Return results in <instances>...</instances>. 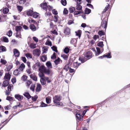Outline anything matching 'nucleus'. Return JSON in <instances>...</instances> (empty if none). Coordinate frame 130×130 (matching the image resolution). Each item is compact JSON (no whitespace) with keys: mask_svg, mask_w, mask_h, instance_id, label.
<instances>
[{"mask_svg":"<svg viewBox=\"0 0 130 130\" xmlns=\"http://www.w3.org/2000/svg\"><path fill=\"white\" fill-rule=\"evenodd\" d=\"M53 101L54 104L60 106L63 105V104L61 102H60V100L61 99V97L59 95H55L53 98Z\"/></svg>","mask_w":130,"mask_h":130,"instance_id":"1","label":"nucleus"},{"mask_svg":"<svg viewBox=\"0 0 130 130\" xmlns=\"http://www.w3.org/2000/svg\"><path fill=\"white\" fill-rule=\"evenodd\" d=\"M41 51L38 49L34 50L33 51V54L38 57H39Z\"/></svg>","mask_w":130,"mask_h":130,"instance_id":"2","label":"nucleus"},{"mask_svg":"<svg viewBox=\"0 0 130 130\" xmlns=\"http://www.w3.org/2000/svg\"><path fill=\"white\" fill-rule=\"evenodd\" d=\"M81 2H76V6L75 7L76 9L79 11H81L82 10V6L80 5Z\"/></svg>","mask_w":130,"mask_h":130,"instance_id":"3","label":"nucleus"},{"mask_svg":"<svg viewBox=\"0 0 130 130\" xmlns=\"http://www.w3.org/2000/svg\"><path fill=\"white\" fill-rule=\"evenodd\" d=\"M102 20L101 22V27L106 29L107 27V22L105 19V20Z\"/></svg>","mask_w":130,"mask_h":130,"instance_id":"4","label":"nucleus"},{"mask_svg":"<svg viewBox=\"0 0 130 130\" xmlns=\"http://www.w3.org/2000/svg\"><path fill=\"white\" fill-rule=\"evenodd\" d=\"M92 52L88 51L85 54V56L89 59L92 57Z\"/></svg>","mask_w":130,"mask_h":130,"instance_id":"5","label":"nucleus"},{"mask_svg":"<svg viewBox=\"0 0 130 130\" xmlns=\"http://www.w3.org/2000/svg\"><path fill=\"white\" fill-rule=\"evenodd\" d=\"M15 98L18 100L19 101H21L23 98V96L22 95L19 94H15L14 96Z\"/></svg>","mask_w":130,"mask_h":130,"instance_id":"6","label":"nucleus"},{"mask_svg":"<svg viewBox=\"0 0 130 130\" xmlns=\"http://www.w3.org/2000/svg\"><path fill=\"white\" fill-rule=\"evenodd\" d=\"M11 77V75L9 73H6L5 75L4 78V80L7 79V80H9Z\"/></svg>","mask_w":130,"mask_h":130,"instance_id":"7","label":"nucleus"},{"mask_svg":"<svg viewBox=\"0 0 130 130\" xmlns=\"http://www.w3.org/2000/svg\"><path fill=\"white\" fill-rule=\"evenodd\" d=\"M42 8L44 10H45L46 11L47 10L48 6L47 5V3H44L41 5Z\"/></svg>","mask_w":130,"mask_h":130,"instance_id":"8","label":"nucleus"},{"mask_svg":"<svg viewBox=\"0 0 130 130\" xmlns=\"http://www.w3.org/2000/svg\"><path fill=\"white\" fill-rule=\"evenodd\" d=\"M96 49L97 50V52L95 51V56H98L101 53L103 52V51H101L100 48L98 47H96Z\"/></svg>","mask_w":130,"mask_h":130,"instance_id":"9","label":"nucleus"},{"mask_svg":"<svg viewBox=\"0 0 130 130\" xmlns=\"http://www.w3.org/2000/svg\"><path fill=\"white\" fill-rule=\"evenodd\" d=\"M13 54L15 57H18L20 55V52L16 49H14L13 50Z\"/></svg>","mask_w":130,"mask_h":130,"instance_id":"10","label":"nucleus"},{"mask_svg":"<svg viewBox=\"0 0 130 130\" xmlns=\"http://www.w3.org/2000/svg\"><path fill=\"white\" fill-rule=\"evenodd\" d=\"M70 29L68 27L65 28L64 32L66 35H69L70 33Z\"/></svg>","mask_w":130,"mask_h":130,"instance_id":"11","label":"nucleus"},{"mask_svg":"<svg viewBox=\"0 0 130 130\" xmlns=\"http://www.w3.org/2000/svg\"><path fill=\"white\" fill-rule=\"evenodd\" d=\"M40 63L39 62H37L33 66L32 68L36 70L40 67Z\"/></svg>","mask_w":130,"mask_h":130,"instance_id":"12","label":"nucleus"},{"mask_svg":"<svg viewBox=\"0 0 130 130\" xmlns=\"http://www.w3.org/2000/svg\"><path fill=\"white\" fill-rule=\"evenodd\" d=\"M46 67L42 65L40 66L39 68V71L40 72H43Z\"/></svg>","mask_w":130,"mask_h":130,"instance_id":"13","label":"nucleus"},{"mask_svg":"<svg viewBox=\"0 0 130 130\" xmlns=\"http://www.w3.org/2000/svg\"><path fill=\"white\" fill-rule=\"evenodd\" d=\"M29 27L30 29L32 31H35L36 30V27L35 25L34 24L30 25Z\"/></svg>","mask_w":130,"mask_h":130,"instance_id":"14","label":"nucleus"},{"mask_svg":"<svg viewBox=\"0 0 130 130\" xmlns=\"http://www.w3.org/2000/svg\"><path fill=\"white\" fill-rule=\"evenodd\" d=\"M30 78L32 79L33 80L37 81V77L34 74H31L30 76Z\"/></svg>","mask_w":130,"mask_h":130,"instance_id":"15","label":"nucleus"},{"mask_svg":"<svg viewBox=\"0 0 130 130\" xmlns=\"http://www.w3.org/2000/svg\"><path fill=\"white\" fill-rule=\"evenodd\" d=\"M77 42V40L76 39H73L71 41L70 43L71 44H73L75 47L76 46V43Z\"/></svg>","mask_w":130,"mask_h":130,"instance_id":"16","label":"nucleus"},{"mask_svg":"<svg viewBox=\"0 0 130 130\" xmlns=\"http://www.w3.org/2000/svg\"><path fill=\"white\" fill-rule=\"evenodd\" d=\"M41 85L40 84H38L36 89V91L37 92H39L41 90Z\"/></svg>","mask_w":130,"mask_h":130,"instance_id":"17","label":"nucleus"},{"mask_svg":"<svg viewBox=\"0 0 130 130\" xmlns=\"http://www.w3.org/2000/svg\"><path fill=\"white\" fill-rule=\"evenodd\" d=\"M9 84V82L8 80H4L3 84V86L4 87H5L8 86Z\"/></svg>","mask_w":130,"mask_h":130,"instance_id":"18","label":"nucleus"},{"mask_svg":"<svg viewBox=\"0 0 130 130\" xmlns=\"http://www.w3.org/2000/svg\"><path fill=\"white\" fill-rule=\"evenodd\" d=\"M33 10L31 9H29L27 11L26 14L29 16H31L33 14Z\"/></svg>","mask_w":130,"mask_h":130,"instance_id":"19","label":"nucleus"},{"mask_svg":"<svg viewBox=\"0 0 130 130\" xmlns=\"http://www.w3.org/2000/svg\"><path fill=\"white\" fill-rule=\"evenodd\" d=\"M22 27L20 26H17L15 27V30L16 32H21Z\"/></svg>","mask_w":130,"mask_h":130,"instance_id":"20","label":"nucleus"},{"mask_svg":"<svg viewBox=\"0 0 130 130\" xmlns=\"http://www.w3.org/2000/svg\"><path fill=\"white\" fill-rule=\"evenodd\" d=\"M23 95L25 96L28 99H29L31 97L29 93L28 92H25L23 94Z\"/></svg>","mask_w":130,"mask_h":130,"instance_id":"21","label":"nucleus"},{"mask_svg":"<svg viewBox=\"0 0 130 130\" xmlns=\"http://www.w3.org/2000/svg\"><path fill=\"white\" fill-rule=\"evenodd\" d=\"M25 66L24 63H22L20 66L19 68V69L20 70L22 71L25 68Z\"/></svg>","mask_w":130,"mask_h":130,"instance_id":"22","label":"nucleus"},{"mask_svg":"<svg viewBox=\"0 0 130 130\" xmlns=\"http://www.w3.org/2000/svg\"><path fill=\"white\" fill-rule=\"evenodd\" d=\"M75 32L76 34V35L78 36L79 38H80L81 36L82 31L80 30H79Z\"/></svg>","mask_w":130,"mask_h":130,"instance_id":"23","label":"nucleus"},{"mask_svg":"<svg viewBox=\"0 0 130 130\" xmlns=\"http://www.w3.org/2000/svg\"><path fill=\"white\" fill-rule=\"evenodd\" d=\"M40 59L42 61L44 62L47 59V57L45 55H42Z\"/></svg>","mask_w":130,"mask_h":130,"instance_id":"24","label":"nucleus"},{"mask_svg":"<svg viewBox=\"0 0 130 130\" xmlns=\"http://www.w3.org/2000/svg\"><path fill=\"white\" fill-rule=\"evenodd\" d=\"M91 10L87 8H86L85 10V13L86 14H89L91 12Z\"/></svg>","mask_w":130,"mask_h":130,"instance_id":"25","label":"nucleus"},{"mask_svg":"<svg viewBox=\"0 0 130 130\" xmlns=\"http://www.w3.org/2000/svg\"><path fill=\"white\" fill-rule=\"evenodd\" d=\"M80 64V63H78L77 62H74L73 63V67L74 68H77Z\"/></svg>","mask_w":130,"mask_h":130,"instance_id":"26","label":"nucleus"},{"mask_svg":"<svg viewBox=\"0 0 130 130\" xmlns=\"http://www.w3.org/2000/svg\"><path fill=\"white\" fill-rule=\"evenodd\" d=\"M46 65L47 67L49 68H52V65L50 61H48L46 62Z\"/></svg>","mask_w":130,"mask_h":130,"instance_id":"27","label":"nucleus"},{"mask_svg":"<svg viewBox=\"0 0 130 130\" xmlns=\"http://www.w3.org/2000/svg\"><path fill=\"white\" fill-rule=\"evenodd\" d=\"M40 82L42 85H44L46 84V81L45 79L43 78H41Z\"/></svg>","mask_w":130,"mask_h":130,"instance_id":"28","label":"nucleus"},{"mask_svg":"<svg viewBox=\"0 0 130 130\" xmlns=\"http://www.w3.org/2000/svg\"><path fill=\"white\" fill-rule=\"evenodd\" d=\"M78 60L79 61H81L82 63H83L86 61V60L85 58L79 57Z\"/></svg>","mask_w":130,"mask_h":130,"instance_id":"29","label":"nucleus"},{"mask_svg":"<svg viewBox=\"0 0 130 130\" xmlns=\"http://www.w3.org/2000/svg\"><path fill=\"white\" fill-rule=\"evenodd\" d=\"M61 61V62H62L61 60H60V59L58 58L57 59H56L54 61V62L56 65H57L59 63L60 61Z\"/></svg>","mask_w":130,"mask_h":130,"instance_id":"30","label":"nucleus"},{"mask_svg":"<svg viewBox=\"0 0 130 130\" xmlns=\"http://www.w3.org/2000/svg\"><path fill=\"white\" fill-rule=\"evenodd\" d=\"M75 10V8L72 7H71L69 9V11L71 13H73Z\"/></svg>","mask_w":130,"mask_h":130,"instance_id":"31","label":"nucleus"},{"mask_svg":"<svg viewBox=\"0 0 130 130\" xmlns=\"http://www.w3.org/2000/svg\"><path fill=\"white\" fill-rule=\"evenodd\" d=\"M46 74L49 75L50 74V69H47L46 68L45 69V70L43 72Z\"/></svg>","mask_w":130,"mask_h":130,"instance_id":"32","label":"nucleus"},{"mask_svg":"<svg viewBox=\"0 0 130 130\" xmlns=\"http://www.w3.org/2000/svg\"><path fill=\"white\" fill-rule=\"evenodd\" d=\"M9 11V9L7 8H4L3 10V13L5 14H7Z\"/></svg>","mask_w":130,"mask_h":130,"instance_id":"33","label":"nucleus"},{"mask_svg":"<svg viewBox=\"0 0 130 130\" xmlns=\"http://www.w3.org/2000/svg\"><path fill=\"white\" fill-rule=\"evenodd\" d=\"M76 116L77 119L78 120H81L82 117H81L79 113H76Z\"/></svg>","mask_w":130,"mask_h":130,"instance_id":"34","label":"nucleus"},{"mask_svg":"<svg viewBox=\"0 0 130 130\" xmlns=\"http://www.w3.org/2000/svg\"><path fill=\"white\" fill-rule=\"evenodd\" d=\"M6 48L5 47L1 46L0 47V52H2L6 51Z\"/></svg>","mask_w":130,"mask_h":130,"instance_id":"35","label":"nucleus"},{"mask_svg":"<svg viewBox=\"0 0 130 130\" xmlns=\"http://www.w3.org/2000/svg\"><path fill=\"white\" fill-rule=\"evenodd\" d=\"M82 12L81 11H75L74 12V15H77L82 13Z\"/></svg>","mask_w":130,"mask_h":130,"instance_id":"36","label":"nucleus"},{"mask_svg":"<svg viewBox=\"0 0 130 130\" xmlns=\"http://www.w3.org/2000/svg\"><path fill=\"white\" fill-rule=\"evenodd\" d=\"M13 66L12 65H8L6 68V69L7 71H9L12 68Z\"/></svg>","mask_w":130,"mask_h":130,"instance_id":"37","label":"nucleus"},{"mask_svg":"<svg viewBox=\"0 0 130 130\" xmlns=\"http://www.w3.org/2000/svg\"><path fill=\"white\" fill-rule=\"evenodd\" d=\"M30 48L32 49H34L36 48V44L34 43H31L30 45Z\"/></svg>","mask_w":130,"mask_h":130,"instance_id":"38","label":"nucleus"},{"mask_svg":"<svg viewBox=\"0 0 130 130\" xmlns=\"http://www.w3.org/2000/svg\"><path fill=\"white\" fill-rule=\"evenodd\" d=\"M16 37L17 38H21V32H16Z\"/></svg>","mask_w":130,"mask_h":130,"instance_id":"39","label":"nucleus"},{"mask_svg":"<svg viewBox=\"0 0 130 130\" xmlns=\"http://www.w3.org/2000/svg\"><path fill=\"white\" fill-rule=\"evenodd\" d=\"M20 74V73H19L18 69H16V70H14V75L15 76H17L19 74Z\"/></svg>","mask_w":130,"mask_h":130,"instance_id":"40","label":"nucleus"},{"mask_svg":"<svg viewBox=\"0 0 130 130\" xmlns=\"http://www.w3.org/2000/svg\"><path fill=\"white\" fill-rule=\"evenodd\" d=\"M32 15L34 18H37L39 16V14L37 12H34L33 13Z\"/></svg>","mask_w":130,"mask_h":130,"instance_id":"41","label":"nucleus"},{"mask_svg":"<svg viewBox=\"0 0 130 130\" xmlns=\"http://www.w3.org/2000/svg\"><path fill=\"white\" fill-rule=\"evenodd\" d=\"M46 101L47 103L49 104L51 103V100L49 97H47L46 98Z\"/></svg>","mask_w":130,"mask_h":130,"instance_id":"42","label":"nucleus"},{"mask_svg":"<svg viewBox=\"0 0 130 130\" xmlns=\"http://www.w3.org/2000/svg\"><path fill=\"white\" fill-rule=\"evenodd\" d=\"M45 44L46 45L50 46H52V43L51 42L47 40L45 42Z\"/></svg>","mask_w":130,"mask_h":130,"instance_id":"43","label":"nucleus"},{"mask_svg":"<svg viewBox=\"0 0 130 130\" xmlns=\"http://www.w3.org/2000/svg\"><path fill=\"white\" fill-rule=\"evenodd\" d=\"M61 4L64 6H65L67 4L66 0H61Z\"/></svg>","mask_w":130,"mask_h":130,"instance_id":"44","label":"nucleus"},{"mask_svg":"<svg viewBox=\"0 0 130 130\" xmlns=\"http://www.w3.org/2000/svg\"><path fill=\"white\" fill-rule=\"evenodd\" d=\"M69 51V49L67 47H65L64 50V52L66 54H68Z\"/></svg>","mask_w":130,"mask_h":130,"instance_id":"45","label":"nucleus"},{"mask_svg":"<svg viewBox=\"0 0 130 130\" xmlns=\"http://www.w3.org/2000/svg\"><path fill=\"white\" fill-rule=\"evenodd\" d=\"M98 34L100 36H102L104 35V32L103 30L99 31Z\"/></svg>","mask_w":130,"mask_h":130,"instance_id":"46","label":"nucleus"},{"mask_svg":"<svg viewBox=\"0 0 130 130\" xmlns=\"http://www.w3.org/2000/svg\"><path fill=\"white\" fill-rule=\"evenodd\" d=\"M98 45L99 47H102L104 46L103 42H100L98 43Z\"/></svg>","mask_w":130,"mask_h":130,"instance_id":"47","label":"nucleus"},{"mask_svg":"<svg viewBox=\"0 0 130 130\" xmlns=\"http://www.w3.org/2000/svg\"><path fill=\"white\" fill-rule=\"evenodd\" d=\"M51 48L52 49L53 51L57 53L58 51L57 49V47H56L55 46H53L51 47Z\"/></svg>","mask_w":130,"mask_h":130,"instance_id":"48","label":"nucleus"},{"mask_svg":"<svg viewBox=\"0 0 130 130\" xmlns=\"http://www.w3.org/2000/svg\"><path fill=\"white\" fill-rule=\"evenodd\" d=\"M27 58H32V56L31 54L29 53H27L25 54Z\"/></svg>","mask_w":130,"mask_h":130,"instance_id":"49","label":"nucleus"},{"mask_svg":"<svg viewBox=\"0 0 130 130\" xmlns=\"http://www.w3.org/2000/svg\"><path fill=\"white\" fill-rule=\"evenodd\" d=\"M6 99L10 101L13 100V98L10 96H7Z\"/></svg>","mask_w":130,"mask_h":130,"instance_id":"50","label":"nucleus"},{"mask_svg":"<svg viewBox=\"0 0 130 130\" xmlns=\"http://www.w3.org/2000/svg\"><path fill=\"white\" fill-rule=\"evenodd\" d=\"M32 83V82L30 80L27 81L26 83V86L27 87H29L30 84H31Z\"/></svg>","mask_w":130,"mask_h":130,"instance_id":"51","label":"nucleus"},{"mask_svg":"<svg viewBox=\"0 0 130 130\" xmlns=\"http://www.w3.org/2000/svg\"><path fill=\"white\" fill-rule=\"evenodd\" d=\"M27 77L25 75H24L21 78L22 80L24 81H25L27 79Z\"/></svg>","mask_w":130,"mask_h":130,"instance_id":"52","label":"nucleus"},{"mask_svg":"<svg viewBox=\"0 0 130 130\" xmlns=\"http://www.w3.org/2000/svg\"><path fill=\"white\" fill-rule=\"evenodd\" d=\"M59 17L58 15H55L54 16V21L55 22H57L58 21Z\"/></svg>","mask_w":130,"mask_h":130,"instance_id":"53","label":"nucleus"},{"mask_svg":"<svg viewBox=\"0 0 130 130\" xmlns=\"http://www.w3.org/2000/svg\"><path fill=\"white\" fill-rule=\"evenodd\" d=\"M3 40L5 42H8L9 41L8 38L5 37H3Z\"/></svg>","mask_w":130,"mask_h":130,"instance_id":"54","label":"nucleus"},{"mask_svg":"<svg viewBox=\"0 0 130 130\" xmlns=\"http://www.w3.org/2000/svg\"><path fill=\"white\" fill-rule=\"evenodd\" d=\"M1 62L4 64H5L7 63V61L6 60L2 59H1Z\"/></svg>","mask_w":130,"mask_h":130,"instance_id":"55","label":"nucleus"},{"mask_svg":"<svg viewBox=\"0 0 130 130\" xmlns=\"http://www.w3.org/2000/svg\"><path fill=\"white\" fill-rule=\"evenodd\" d=\"M104 56L105 57H107V58H111V56L110 55V53H108L107 55H104Z\"/></svg>","mask_w":130,"mask_h":130,"instance_id":"56","label":"nucleus"},{"mask_svg":"<svg viewBox=\"0 0 130 130\" xmlns=\"http://www.w3.org/2000/svg\"><path fill=\"white\" fill-rule=\"evenodd\" d=\"M35 87V84H32L31 85L30 87V89L32 91H34V89Z\"/></svg>","mask_w":130,"mask_h":130,"instance_id":"57","label":"nucleus"},{"mask_svg":"<svg viewBox=\"0 0 130 130\" xmlns=\"http://www.w3.org/2000/svg\"><path fill=\"white\" fill-rule=\"evenodd\" d=\"M12 31L11 30H10L7 33V34L8 36L10 37L12 36Z\"/></svg>","mask_w":130,"mask_h":130,"instance_id":"58","label":"nucleus"},{"mask_svg":"<svg viewBox=\"0 0 130 130\" xmlns=\"http://www.w3.org/2000/svg\"><path fill=\"white\" fill-rule=\"evenodd\" d=\"M69 69V65L68 64H66L65 65L63 68L64 69L66 70V71H67Z\"/></svg>","mask_w":130,"mask_h":130,"instance_id":"59","label":"nucleus"},{"mask_svg":"<svg viewBox=\"0 0 130 130\" xmlns=\"http://www.w3.org/2000/svg\"><path fill=\"white\" fill-rule=\"evenodd\" d=\"M52 13L55 15H56L58 14V12L55 9H53L52 11Z\"/></svg>","mask_w":130,"mask_h":130,"instance_id":"60","label":"nucleus"},{"mask_svg":"<svg viewBox=\"0 0 130 130\" xmlns=\"http://www.w3.org/2000/svg\"><path fill=\"white\" fill-rule=\"evenodd\" d=\"M61 57H62L65 60H67L68 58L67 56L66 55L63 54L61 55Z\"/></svg>","mask_w":130,"mask_h":130,"instance_id":"61","label":"nucleus"},{"mask_svg":"<svg viewBox=\"0 0 130 130\" xmlns=\"http://www.w3.org/2000/svg\"><path fill=\"white\" fill-rule=\"evenodd\" d=\"M48 106V105L46 104L43 102H42L40 106L41 107H45Z\"/></svg>","mask_w":130,"mask_h":130,"instance_id":"62","label":"nucleus"},{"mask_svg":"<svg viewBox=\"0 0 130 130\" xmlns=\"http://www.w3.org/2000/svg\"><path fill=\"white\" fill-rule=\"evenodd\" d=\"M12 86V85H9L7 87L8 90L9 91H11V87Z\"/></svg>","mask_w":130,"mask_h":130,"instance_id":"63","label":"nucleus"},{"mask_svg":"<svg viewBox=\"0 0 130 130\" xmlns=\"http://www.w3.org/2000/svg\"><path fill=\"white\" fill-rule=\"evenodd\" d=\"M37 98V95H35L34 97H32V101H35Z\"/></svg>","mask_w":130,"mask_h":130,"instance_id":"64","label":"nucleus"}]
</instances>
